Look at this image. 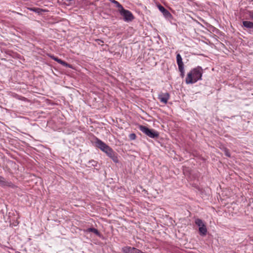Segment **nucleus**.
Listing matches in <instances>:
<instances>
[{
  "label": "nucleus",
  "instance_id": "obj_1",
  "mask_svg": "<svg viewBox=\"0 0 253 253\" xmlns=\"http://www.w3.org/2000/svg\"><path fill=\"white\" fill-rule=\"evenodd\" d=\"M203 70L201 67L197 66L192 69L187 74L185 80L187 84H192L196 83L198 81L201 80Z\"/></svg>",
  "mask_w": 253,
  "mask_h": 253
},
{
  "label": "nucleus",
  "instance_id": "obj_2",
  "mask_svg": "<svg viewBox=\"0 0 253 253\" xmlns=\"http://www.w3.org/2000/svg\"><path fill=\"white\" fill-rule=\"evenodd\" d=\"M138 128L140 131L150 138L157 139L159 136V132L153 129H150L145 126L139 125Z\"/></svg>",
  "mask_w": 253,
  "mask_h": 253
},
{
  "label": "nucleus",
  "instance_id": "obj_3",
  "mask_svg": "<svg viewBox=\"0 0 253 253\" xmlns=\"http://www.w3.org/2000/svg\"><path fill=\"white\" fill-rule=\"evenodd\" d=\"M121 15L123 17V19L126 22H131L134 19V17L131 12L128 10L125 9L124 7L121 9H118Z\"/></svg>",
  "mask_w": 253,
  "mask_h": 253
},
{
  "label": "nucleus",
  "instance_id": "obj_4",
  "mask_svg": "<svg viewBox=\"0 0 253 253\" xmlns=\"http://www.w3.org/2000/svg\"><path fill=\"white\" fill-rule=\"evenodd\" d=\"M195 223L199 227L200 235L202 236H206L207 233V228L204 221L200 218H197L195 219Z\"/></svg>",
  "mask_w": 253,
  "mask_h": 253
},
{
  "label": "nucleus",
  "instance_id": "obj_5",
  "mask_svg": "<svg viewBox=\"0 0 253 253\" xmlns=\"http://www.w3.org/2000/svg\"><path fill=\"white\" fill-rule=\"evenodd\" d=\"M115 163H118L119 161L118 158V154L112 148H110L105 153Z\"/></svg>",
  "mask_w": 253,
  "mask_h": 253
},
{
  "label": "nucleus",
  "instance_id": "obj_6",
  "mask_svg": "<svg viewBox=\"0 0 253 253\" xmlns=\"http://www.w3.org/2000/svg\"><path fill=\"white\" fill-rule=\"evenodd\" d=\"M96 147L99 148L104 153H105L110 147L97 137H96Z\"/></svg>",
  "mask_w": 253,
  "mask_h": 253
},
{
  "label": "nucleus",
  "instance_id": "obj_7",
  "mask_svg": "<svg viewBox=\"0 0 253 253\" xmlns=\"http://www.w3.org/2000/svg\"><path fill=\"white\" fill-rule=\"evenodd\" d=\"M0 186L2 187H10L12 188H15L16 186L11 181H8L6 180V179L1 177V179H0Z\"/></svg>",
  "mask_w": 253,
  "mask_h": 253
},
{
  "label": "nucleus",
  "instance_id": "obj_8",
  "mask_svg": "<svg viewBox=\"0 0 253 253\" xmlns=\"http://www.w3.org/2000/svg\"><path fill=\"white\" fill-rule=\"evenodd\" d=\"M158 8L166 18L170 19L172 18V16L170 13L162 5L159 4L158 5Z\"/></svg>",
  "mask_w": 253,
  "mask_h": 253
},
{
  "label": "nucleus",
  "instance_id": "obj_9",
  "mask_svg": "<svg viewBox=\"0 0 253 253\" xmlns=\"http://www.w3.org/2000/svg\"><path fill=\"white\" fill-rule=\"evenodd\" d=\"M170 97L169 94L168 92L162 93L158 95V98L161 102L166 104Z\"/></svg>",
  "mask_w": 253,
  "mask_h": 253
},
{
  "label": "nucleus",
  "instance_id": "obj_10",
  "mask_svg": "<svg viewBox=\"0 0 253 253\" xmlns=\"http://www.w3.org/2000/svg\"><path fill=\"white\" fill-rule=\"evenodd\" d=\"M122 253H138L139 250L135 248L125 247L122 249Z\"/></svg>",
  "mask_w": 253,
  "mask_h": 253
},
{
  "label": "nucleus",
  "instance_id": "obj_11",
  "mask_svg": "<svg viewBox=\"0 0 253 253\" xmlns=\"http://www.w3.org/2000/svg\"><path fill=\"white\" fill-rule=\"evenodd\" d=\"M243 26L253 32V22L249 21H244Z\"/></svg>",
  "mask_w": 253,
  "mask_h": 253
},
{
  "label": "nucleus",
  "instance_id": "obj_12",
  "mask_svg": "<svg viewBox=\"0 0 253 253\" xmlns=\"http://www.w3.org/2000/svg\"><path fill=\"white\" fill-rule=\"evenodd\" d=\"M28 9L32 11H34L39 14H41L42 13V12L47 11L46 10L41 9L38 7H28Z\"/></svg>",
  "mask_w": 253,
  "mask_h": 253
},
{
  "label": "nucleus",
  "instance_id": "obj_13",
  "mask_svg": "<svg viewBox=\"0 0 253 253\" xmlns=\"http://www.w3.org/2000/svg\"><path fill=\"white\" fill-rule=\"evenodd\" d=\"M176 62H177V64L178 65V68L184 67V64L182 62V58L179 53H178L176 55Z\"/></svg>",
  "mask_w": 253,
  "mask_h": 253
},
{
  "label": "nucleus",
  "instance_id": "obj_14",
  "mask_svg": "<svg viewBox=\"0 0 253 253\" xmlns=\"http://www.w3.org/2000/svg\"><path fill=\"white\" fill-rule=\"evenodd\" d=\"M111 2L114 3L116 5V7H117L119 9H122L123 8V6L117 0H110Z\"/></svg>",
  "mask_w": 253,
  "mask_h": 253
},
{
  "label": "nucleus",
  "instance_id": "obj_15",
  "mask_svg": "<svg viewBox=\"0 0 253 253\" xmlns=\"http://www.w3.org/2000/svg\"><path fill=\"white\" fill-rule=\"evenodd\" d=\"M57 62L59 63H60V64L63 65L64 66H65V67H68L69 66V64L66 62L65 61L61 60V59H59L58 58V59L57 60Z\"/></svg>",
  "mask_w": 253,
  "mask_h": 253
},
{
  "label": "nucleus",
  "instance_id": "obj_16",
  "mask_svg": "<svg viewBox=\"0 0 253 253\" xmlns=\"http://www.w3.org/2000/svg\"><path fill=\"white\" fill-rule=\"evenodd\" d=\"M103 42L101 40L96 39V47H97V45H99L100 46H104L105 45L103 44ZM106 45H105L106 46Z\"/></svg>",
  "mask_w": 253,
  "mask_h": 253
},
{
  "label": "nucleus",
  "instance_id": "obj_17",
  "mask_svg": "<svg viewBox=\"0 0 253 253\" xmlns=\"http://www.w3.org/2000/svg\"><path fill=\"white\" fill-rule=\"evenodd\" d=\"M96 236L103 240L104 239L103 235L97 229H96Z\"/></svg>",
  "mask_w": 253,
  "mask_h": 253
},
{
  "label": "nucleus",
  "instance_id": "obj_18",
  "mask_svg": "<svg viewBox=\"0 0 253 253\" xmlns=\"http://www.w3.org/2000/svg\"><path fill=\"white\" fill-rule=\"evenodd\" d=\"M178 70H179V72H180V76L182 78H183L184 76V67H183L178 68Z\"/></svg>",
  "mask_w": 253,
  "mask_h": 253
},
{
  "label": "nucleus",
  "instance_id": "obj_19",
  "mask_svg": "<svg viewBox=\"0 0 253 253\" xmlns=\"http://www.w3.org/2000/svg\"><path fill=\"white\" fill-rule=\"evenodd\" d=\"M129 137L131 140H134L136 138V135L134 133H130Z\"/></svg>",
  "mask_w": 253,
  "mask_h": 253
},
{
  "label": "nucleus",
  "instance_id": "obj_20",
  "mask_svg": "<svg viewBox=\"0 0 253 253\" xmlns=\"http://www.w3.org/2000/svg\"><path fill=\"white\" fill-rule=\"evenodd\" d=\"M50 57L51 59H52L53 60H54V61H57V60L58 59V57H56L53 55H51V56H50Z\"/></svg>",
  "mask_w": 253,
  "mask_h": 253
},
{
  "label": "nucleus",
  "instance_id": "obj_21",
  "mask_svg": "<svg viewBox=\"0 0 253 253\" xmlns=\"http://www.w3.org/2000/svg\"><path fill=\"white\" fill-rule=\"evenodd\" d=\"M225 154L226 156L228 157H230V153L228 152V150H225Z\"/></svg>",
  "mask_w": 253,
  "mask_h": 253
},
{
  "label": "nucleus",
  "instance_id": "obj_22",
  "mask_svg": "<svg viewBox=\"0 0 253 253\" xmlns=\"http://www.w3.org/2000/svg\"><path fill=\"white\" fill-rule=\"evenodd\" d=\"M89 230L95 233V228H91L89 229Z\"/></svg>",
  "mask_w": 253,
  "mask_h": 253
},
{
  "label": "nucleus",
  "instance_id": "obj_23",
  "mask_svg": "<svg viewBox=\"0 0 253 253\" xmlns=\"http://www.w3.org/2000/svg\"><path fill=\"white\" fill-rule=\"evenodd\" d=\"M250 16L252 20H253V14H251H251H250Z\"/></svg>",
  "mask_w": 253,
  "mask_h": 253
},
{
  "label": "nucleus",
  "instance_id": "obj_24",
  "mask_svg": "<svg viewBox=\"0 0 253 253\" xmlns=\"http://www.w3.org/2000/svg\"><path fill=\"white\" fill-rule=\"evenodd\" d=\"M2 176L0 175V179H1Z\"/></svg>",
  "mask_w": 253,
  "mask_h": 253
}]
</instances>
